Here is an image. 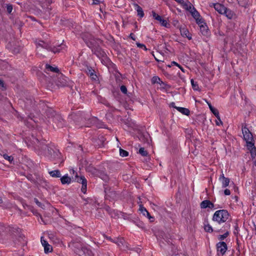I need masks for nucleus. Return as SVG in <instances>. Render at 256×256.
<instances>
[{
    "mask_svg": "<svg viewBox=\"0 0 256 256\" xmlns=\"http://www.w3.org/2000/svg\"><path fill=\"white\" fill-rule=\"evenodd\" d=\"M35 43L36 46V50L38 52L40 51L41 48H44L48 50L52 51L54 53H56L60 52L63 49H65L66 47L65 44H61L58 46V48H52L48 42L40 40H36Z\"/></svg>",
    "mask_w": 256,
    "mask_h": 256,
    "instance_id": "1",
    "label": "nucleus"
},
{
    "mask_svg": "<svg viewBox=\"0 0 256 256\" xmlns=\"http://www.w3.org/2000/svg\"><path fill=\"white\" fill-rule=\"evenodd\" d=\"M229 214L227 210H224L216 211L212 217V220L218 224L224 223L228 218Z\"/></svg>",
    "mask_w": 256,
    "mask_h": 256,
    "instance_id": "2",
    "label": "nucleus"
},
{
    "mask_svg": "<svg viewBox=\"0 0 256 256\" xmlns=\"http://www.w3.org/2000/svg\"><path fill=\"white\" fill-rule=\"evenodd\" d=\"M242 132L244 138L246 142L247 146L252 148L254 146V144L252 142L253 136L252 134L246 126L242 127Z\"/></svg>",
    "mask_w": 256,
    "mask_h": 256,
    "instance_id": "3",
    "label": "nucleus"
},
{
    "mask_svg": "<svg viewBox=\"0 0 256 256\" xmlns=\"http://www.w3.org/2000/svg\"><path fill=\"white\" fill-rule=\"evenodd\" d=\"M50 116H52V122L58 128H62L64 125V121L61 116L56 114L54 110H50Z\"/></svg>",
    "mask_w": 256,
    "mask_h": 256,
    "instance_id": "4",
    "label": "nucleus"
},
{
    "mask_svg": "<svg viewBox=\"0 0 256 256\" xmlns=\"http://www.w3.org/2000/svg\"><path fill=\"white\" fill-rule=\"evenodd\" d=\"M48 82L47 86L50 90L56 88V87H62L67 85L66 81H48Z\"/></svg>",
    "mask_w": 256,
    "mask_h": 256,
    "instance_id": "5",
    "label": "nucleus"
},
{
    "mask_svg": "<svg viewBox=\"0 0 256 256\" xmlns=\"http://www.w3.org/2000/svg\"><path fill=\"white\" fill-rule=\"evenodd\" d=\"M74 180L79 183L82 184V192L84 194H86V186H87V180L84 176H78L77 174H76L75 176Z\"/></svg>",
    "mask_w": 256,
    "mask_h": 256,
    "instance_id": "6",
    "label": "nucleus"
},
{
    "mask_svg": "<svg viewBox=\"0 0 256 256\" xmlns=\"http://www.w3.org/2000/svg\"><path fill=\"white\" fill-rule=\"evenodd\" d=\"M190 5V9H192L191 14L194 18L196 20V23L198 24H200L204 23L203 20L201 18L198 12L194 8H192V6L190 3L188 2Z\"/></svg>",
    "mask_w": 256,
    "mask_h": 256,
    "instance_id": "7",
    "label": "nucleus"
},
{
    "mask_svg": "<svg viewBox=\"0 0 256 256\" xmlns=\"http://www.w3.org/2000/svg\"><path fill=\"white\" fill-rule=\"evenodd\" d=\"M218 255L223 256L227 250V245L225 242H219L216 244Z\"/></svg>",
    "mask_w": 256,
    "mask_h": 256,
    "instance_id": "8",
    "label": "nucleus"
},
{
    "mask_svg": "<svg viewBox=\"0 0 256 256\" xmlns=\"http://www.w3.org/2000/svg\"><path fill=\"white\" fill-rule=\"evenodd\" d=\"M152 84H156L158 89L168 90L169 86L163 81H152Z\"/></svg>",
    "mask_w": 256,
    "mask_h": 256,
    "instance_id": "9",
    "label": "nucleus"
},
{
    "mask_svg": "<svg viewBox=\"0 0 256 256\" xmlns=\"http://www.w3.org/2000/svg\"><path fill=\"white\" fill-rule=\"evenodd\" d=\"M48 154L52 158H58L60 157V154L57 150H54L52 148H48Z\"/></svg>",
    "mask_w": 256,
    "mask_h": 256,
    "instance_id": "10",
    "label": "nucleus"
},
{
    "mask_svg": "<svg viewBox=\"0 0 256 256\" xmlns=\"http://www.w3.org/2000/svg\"><path fill=\"white\" fill-rule=\"evenodd\" d=\"M152 15L154 19L160 22L162 26L166 27V25L168 24L167 22L164 19L162 18L160 16H159L158 14H157L154 11L152 12Z\"/></svg>",
    "mask_w": 256,
    "mask_h": 256,
    "instance_id": "11",
    "label": "nucleus"
},
{
    "mask_svg": "<svg viewBox=\"0 0 256 256\" xmlns=\"http://www.w3.org/2000/svg\"><path fill=\"white\" fill-rule=\"evenodd\" d=\"M214 9L220 14H224L226 12V8L222 4L217 3L214 4Z\"/></svg>",
    "mask_w": 256,
    "mask_h": 256,
    "instance_id": "12",
    "label": "nucleus"
},
{
    "mask_svg": "<svg viewBox=\"0 0 256 256\" xmlns=\"http://www.w3.org/2000/svg\"><path fill=\"white\" fill-rule=\"evenodd\" d=\"M41 243L42 246L44 247V252L46 253L50 252L52 250V246L48 244L46 240H43L42 238H41Z\"/></svg>",
    "mask_w": 256,
    "mask_h": 256,
    "instance_id": "13",
    "label": "nucleus"
},
{
    "mask_svg": "<svg viewBox=\"0 0 256 256\" xmlns=\"http://www.w3.org/2000/svg\"><path fill=\"white\" fill-rule=\"evenodd\" d=\"M86 72L88 75L90 76L92 80H96L98 78L96 71L91 68H88Z\"/></svg>",
    "mask_w": 256,
    "mask_h": 256,
    "instance_id": "14",
    "label": "nucleus"
},
{
    "mask_svg": "<svg viewBox=\"0 0 256 256\" xmlns=\"http://www.w3.org/2000/svg\"><path fill=\"white\" fill-rule=\"evenodd\" d=\"M200 208H213L214 204L208 200H204L201 202Z\"/></svg>",
    "mask_w": 256,
    "mask_h": 256,
    "instance_id": "15",
    "label": "nucleus"
},
{
    "mask_svg": "<svg viewBox=\"0 0 256 256\" xmlns=\"http://www.w3.org/2000/svg\"><path fill=\"white\" fill-rule=\"evenodd\" d=\"M180 34L182 36L187 38L188 40L192 39V35L187 28L183 27L180 28Z\"/></svg>",
    "mask_w": 256,
    "mask_h": 256,
    "instance_id": "16",
    "label": "nucleus"
},
{
    "mask_svg": "<svg viewBox=\"0 0 256 256\" xmlns=\"http://www.w3.org/2000/svg\"><path fill=\"white\" fill-rule=\"evenodd\" d=\"M10 206V203L8 200H4L0 196V207L2 208H8Z\"/></svg>",
    "mask_w": 256,
    "mask_h": 256,
    "instance_id": "17",
    "label": "nucleus"
},
{
    "mask_svg": "<svg viewBox=\"0 0 256 256\" xmlns=\"http://www.w3.org/2000/svg\"><path fill=\"white\" fill-rule=\"evenodd\" d=\"M210 110V111L212 112V114L216 116V118L220 119V115L219 112L218 110L214 108L210 104V103L208 102H206Z\"/></svg>",
    "mask_w": 256,
    "mask_h": 256,
    "instance_id": "18",
    "label": "nucleus"
},
{
    "mask_svg": "<svg viewBox=\"0 0 256 256\" xmlns=\"http://www.w3.org/2000/svg\"><path fill=\"white\" fill-rule=\"evenodd\" d=\"M140 210L142 214L144 216H146L151 222H152L154 220V217L150 216V213L148 212L146 208H145L144 207L142 206L140 208Z\"/></svg>",
    "mask_w": 256,
    "mask_h": 256,
    "instance_id": "19",
    "label": "nucleus"
},
{
    "mask_svg": "<svg viewBox=\"0 0 256 256\" xmlns=\"http://www.w3.org/2000/svg\"><path fill=\"white\" fill-rule=\"evenodd\" d=\"M134 6L135 9L137 11L138 15L140 18H142L144 16V12H143L142 8L136 4H134Z\"/></svg>",
    "mask_w": 256,
    "mask_h": 256,
    "instance_id": "20",
    "label": "nucleus"
},
{
    "mask_svg": "<svg viewBox=\"0 0 256 256\" xmlns=\"http://www.w3.org/2000/svg\"><path fill=\"white\" fill-rule=\"evenodd\" d=\"M60 181L62 184H69L71 182V178L66 174L60 178Z\"/></svg>",
    "mask_w": 256,
    "mask_h": 256,
    "instance_id": "21",
    "label": "nucleus"
},
{
    "mask_svg": "<svg viewBox=\"0 0 256 256\" xmlns=\"http://www.w3.org/2000/svg\"><path fill=\"white\" fill-rule=\"evenodd\" d=\"M176 108L184 114L188 116L190 114V110L188 108L182 107H176Z\"/></svg>",
    "mask_w": 256,
    "mask_h": 256,
    "instance_id": "22",
    "label": "nucleus"
},
{
    "mask_svg": "<svg viewBox=\"0 0 256 256\" xmlns=\"http://www.w3.org/2000/svg\"><path fill=\"white\" fill-rule=\"evenodd\" d=\"M46 70L48 71H50L58 74L59 70L57 67H53L50 65L46 64Z\"/></svg>",
    "mask_w": 256,
    "mask_h": 256,
    "instance_id": "23",
    "label": "nucleus"
},
{
    "mask_svg": "<svg viewBox=\"0 0 256 256\" xmlns=\"http://www.w3.org/2000/svg\"><path fill=\"white\" fill-rule=\"evenodd\" d=\"M50 176L54 178H60V173L59 170H54L49 172Z\"/></svg>",
    "mask_w": 256,
    "mask_h": 256,
    "instance_id": "24",
    "label": "nucleus"
},
{
    "mask_svg": "<svg viewBox=\"0 0 256 256\" xmlns=\"http://www.w3.org/2000/svg\"><path fill=\"white\" fill-rule=\"evenodd\" d=\"M222 184V187L224 188L228 186L230 183V179L228 178H224L220 180Z\"/></svg>",
    "mask_w": 256,
    "mask_h": 256,
    "instance_id": "25",
    "label": "nucleus"
},
{
    "mask_svg": "<svg viewBox=\"0 0 256 256\" xmlns=\"http://www.w3.org/2000/svg\"><path fill=\"white\" fill-rule=\"evenodd\" d=\"M192 88L194 90L200 91V88L199 86L198 81H190Z\"/></svg>",
    "mask_w": 256,
    "mask_h": 256,
    "instance_id": "26",
    "label": "nucleus"
},
{
    "mask_svg": "<svg viewBox=\"0 0 256 256\" xmlns=\"http://www.w3.org/2000/svg\"><path fill=\"white\" fill-rule=\"evenodd\" d=\"M2 156L5 160L8 161L10 164H12L14 160V158L12 156H9L6 154H4Z\"/></svg>",
    "mask_w": 256,
    "mask_h": 256,
    "instance_id": "27",
    "label": "nucleus"
},
{
    "mask_svg": "<svg viewBox=\"0 0 256 256\" xmlns=\"http://www.w3.org/2000/svg\"><path fill=\"white\" fill-rule=\"evenodd\" d=\"M227 18L229 19H231L233 16V12L229 9L226 8V12L224 14Z\"/></svg>",
    "mask_w": 256,
    "mask_h": 256,
    "instance_id": "28",
    "label": "nucleus"
},
{
    "mask_svg": "<svg viewBox=\"0 0 256 256\" xmlns=\"http://www.w3.org/2000/svg\"><path fill=\"white\" fill-rule=\"evenodd\" d=\"M26 100L25 102L26 106L28 107V106H30L34 103V101L31 97H30L29 98H26Z\"/></svg>",
    "mask_w": 256,
    "mask_h": 256,
    "instance_id": "29",
    "label": "nucleus"
},
{
    "mask_svg": "<svg viewBox=\"0 0 256 256\" xmlns=\"http://www.w3.org/2000/svg\"><path fill=\"white\" fill-rule=\"evenodd\" d=\"M120 154L121 156L126 157V156H128V152L127 151L120 148Z\"/></svg>",
    "mask_w": 256,
    "mask_h": 256,
    "instance_id": "30",
    "label": "nucleus"
},
{
    "mask_svg": "<svg viewBox=\"0 0 256 256\" xmlns=\"http://www.w3.org/2000/svg\"><path fill=\"white\" fill-rule=\"evenodd\" d=\"M100 177L104 181H108L109 179L108 176L104 172H100Z\"/></svg>",
    "mask_w": 256,
    "mask_h": 256,
    "instance_id": "31",
    "label": "nucleus"
},
{
    "mask_svg": "<svg viewBox=\"0 0 256 256\" xmlns=\"http://www.w3.org/2000/svg\"><path fill=\"white\" fill-rule=\"evenodd\" d=\"M113 75L115 76V80H120L122 76L120 72L117 71H115L113 73Z\"/></svg>",
    "mask_w": 256,
    "mask_h": 256,
    "instance_id": "32",
    "label": "nucleus"
},
{
    "mask_svg": "<svg viewBox=\"0 0 256 256\" xmlns=\"http://www.w3.org/2000/svg\"><path fill=\"white\" fill-rule=\"evenodd\" d=\"M252 150L250 152L252 159H254L256 158V148L254 146L252 148Z\"/></svg>",
    "mask_w": 256,
    "mask_h": 256,
    "instance_id": "33",
    "label": "nucleus"
},
{
    "mask_svg": "<svg viewBox=\"0 0 256 256\" xmlns=\"http://www.w3.org/2000/svg\"><path fill=\"white\" fill-rule=\"evenodd\" d=\"M182 214L183 217L185 218H188V216L189 214V210L188 209L184 210L182 212Z\"/></svg>",
    "mask_w": 256,
    "mask_h": 256,
    "instance_id": "34",
    "label": "nucleus"
},
{
    "mask_svg": "<svg viewBox=\"0 0 256 256\" xmlns=\"http://www.w3.org/2000/svg\"><path fill=\"white\" fill-rule=\"evenodd\" d=\"M204 22L203 24H200V30H203L204 32H203V34H206V33L207 32H206V25H204Z\"/></svg>",
    "mask_w": 256,
    "mask_h": 256,
    "instance_id": "35",
    "label": "nucleus"
},
{
    "mask_svg": "<svg viewBox=\"0 0 256 256\" xmlns=\"http://www.w3.org/2000/svg\"><path fill=\"white\" fill-rule=\"evenodd\" d=\"M139 153L142 156H146L148 154L147 152L144 150V148H140Z\"/></svg>",
    "mask_w": 256,
    "mask_h": 256,
    "instance_id": "36",
    "label": "nucleus"
},
{
    "mask_svg": "<svg viewBox=\"0 0 256 256\" xmlns=\"http://www.w3.org/2000/svg\"><path fill=\"white\" fill-rule=\"evenodd\" d=\"M116 243L117 244L118 246L122 248V246H124V244L125 243L124 240V239H120L119 240H118Z\"/></svg>",
    "mask_w": 256,
    "mask_h": 256,
    "instance_id": "37",
    "label": "nucleus"
},
{
    "mask_svg": "<svg viewBox=\"0 0 256 256\" xmlns=\"http://www.w3.org/2000/svg\"><path fill=\"white\" fill-rule=\"evenodd\" d=\"M229 234V233L228 232L224 233V234L220 235L218 237V240H223L225 238H226Z\"/></svg>",
    "mask_w": 256,
    "mask_h": 256,
    "instance_id": "38",
    "label": "nucleus"
},
{
    "mask_svg": "<svg viewBox=\"0 0 256 256\" xmlns=\"http://www.w3.org/2000/svg\"><path fill=\"white\" fill-rule=\"evenodd\" d=\"M204 230L207 232H212L213 231L212 226L210 224L205 226Z\"/></svg>",
    "mask_w": 256,
    "mask_h": 256,
    "instance_id": "39",
    "label": "nucleus"
},
{
    "mask_svg": "<svg viewBox=\"0 0 256 256\" xmlns=\"http://www.w3.org/2000/svg\"><path fill=\"white\" fill-rule=\"evenodd\" d=\"M6 10L8 14H10L12 10V6L10 4H6Z\"/></svg>",
    "mask_w": 256,
    "mask_h": 256,
    "instance_id": "40",
    "label": "nucleus"
},
{
    "mask_svg": "<svg viewBox=\"0 0 256 256\" xmlns=\"http://www.w3.org/2000/svg\"><path fill=\"white\" fill-rule=\"evenodd\" d=\"M120 90L121 92L124 93V94H127V88L126 86L122 85L120 86Z\"/></svg>",
    "mask_w": 256,
    "mask_h": 256,
    "instance_id": "41",
    "label": "nucleus"
},
{
    "mask_svg": "<svg viewBox=\"0 0 256 256\" xmlns=\"http://www.w3.org/2000/svg\"><path fill=\"white\" fill-rule=\"evenodd\" d=\"M136 46L138 48H144L145 50H147L146 46L142 44L136 43Z\"/></svg>",
    "mask_w": 256,
    "mask_h": 256,
    "instance_id": "42",
    "label": "nucleus"
},
{
    "mask_svg": "<svg viewBox=\"0 0 256 256\" xmlns=\"http://www.w3.org/2000/svg\"><path fill=\"white\" fill-rule=\"evenodd\" d=\"M88 120L90 122L89 124H88V126H90V124H94V122L96 120V118H90L88 119Z\"/></svg>",
    "mask_w": 256,
    "mask_h": 256,
    "instance_id": "43",
    "label": "nucleus"
},
{
    "mask_svg": "<svg viewBox=\"0 0 256 256\" xmlns=\"http://www.w3.org/2000/svg\"><path fill=\"white\" fill-rule=\"evenodd\" d=\"M95 54L98 56H104V55H106L105 53L101 50H98L97 52H95Z\"/></svg>",
    "mask_w": 256,
    "mask_h": 256,
    "instance_id": "44",
    "label": "nucleus"
},
{
    "mask_svg": "<svg viewBox=\"0 0 256 256\" xmlns=\"http://www.w3.org/2000/svg\"><path fill=\"white\" fill-rule=\"evenodd\" d=\"M176 2H178V4L183 5V6H186L187 4L186 3L184 2V0H174Z\"/></svg>",
    "mask_w": 256,
    "mask_h": 256,
    "instance_id": "45",
    "label": "nucleus"
},
{
    "mask_svg": "<svg viewBox=\"0 0 256 256\" xmlns=\"http://www.w3.org/2000/svg\"><path fill=\"white\" fill-rule=\"evenodd\" d=\"M0 87L2 88V90H4L6 89L5 84L4 83V81H0Z\"/></svg>",
    "mask_w": 256,
    "mask_h": 256,
    "instance_id": "46",
    "label": "nucleus"
},
{
    "mask_svg": "<svg viewBox=\"0 0 256 256\" xmlns=\"http://www.w3.org/2000/svg\"><path fill=\"white\" fill-rule=\"evenodd\" d=\"M8 228H6L3 225L0 224V234L4 231V230H6Z\"/></svg>",
    "mask_w": 256,
    "mask_h": 256,
    "instance_id": "47",
    "label": "nucleus"
},
{
    "mask_svg": "<svg viewBox=\"0 0 256 256\" xmlns=\"http://www.w3.org/2000/svg\"><path fill=\"white\" fill-rule=\"evenodd\" d=\"M216 124L217 126H220V124H222V121L221 120H220V119H216Z\"/></svg>",
    "mask_w": 256,
    "mask_h": 256,
    "instance_id": "48",
    "label": "nucleus"
},
{
    "mask_svg": "<svg viewBox=\"0 0 256 256\" xmlns=\"http://www.w3.org/2000/svg\"><path fill=\"white\" fill-rule=\"evenodd\" d=\"M224 194L226 196H229L230 194V192L229 190L228 189H226L224 190Z\"/></svg>",
    "mask_w": 256,
    "mask_h": 256,
    "instance_id": "49",
    "label": "nucleus"
},
{
    "mask_svg": "<svg viewBox=\"0 0 256 256\" xmlns=\"http://www.w3.org/2000/svg\"><path fill=\"white\" fill-rule=\"evenodd\" d=\"M178 66V67H180V64H178L177 62H172V63H171V65L169 66H170H170Z\"/></svg>",
    "mask_w": 256,
    "mask_h": 256,
    "instance_id": "50",
    "label": "nucleus"
},
{
    "mask_svg": "<svg viewBox=\"0 0 256 256\" xmlns=\"http://www.w3.org/2000/svg\"><path fill=\"white\" fill-rule=\"evenodd\" d=\"M106 210L110 214H111L112 212V209H111L109 206H106Z\"/></svg>",
    "mask_w": 256,
    "mask_h": 256,
    "instance_id": "51",
    "label": "nucleus"
},
{
    "mask_svg": "<svg viewBox=\"0 0 256 256\" xmlns=\"http://www.w3.org/2000/svg\"><path fill=\"white\" fill-rule=\"evenodd\" d=\"M130 37L132 40H136V37H135V36H134L133 34L131 33V34H130Z\"/></svg>",
    "mask_w": 256,
    "mask_h": 256,
    "instance_id": "52",
    "label": "nucleus"
},
{
    "mask_svg": "<svg viewBox=\"0 0 256 256\" xmlns=\"http://www.w3.org/2000/svg\"><path fill=\"white\" fill-rule=\"evenodd\" d=\"M92 4H98L100 2L98 0H93Z\"/></svg>",
    "mask_w": 256,
    "mask_h": 256,
    "instance_id": "53",
    "label": "nucleus"
},
{
    "mask_svg": "<svg viewBox=\"0 0 256 256\" xmlns=\"http://www.w3.org/2000/svg\"><path fill=\"white\" fill-rule=\"evenodd\" d=\"M224 178H226L224 176V174L223 173H222V174L220 176V177L219 178V180H222Z\"/></svg>",
    "mask_w": 256,
    "mask_h": 256,
    "instance_id": "54",
    "label": "nucleus"
},
{
    "mask_svg": "<svg viewBox=\"0 0 256 256\" xmlns=\"http://www.w3.org/2000/svg\"><path fill=\"white\" fill-rule=\"evenodd\" d=\"M234 233L235 235H236L238 234V227H236V228L234 232Z\"/></svg>",
    "mask_w": 256,
    "mask_h": 256,
    "instance_id": "55",
    "label": "nucleus"
},
{
    "mask_svg": "<svg viewBox=\"0 0 256 256\" xmlns=\"http://www.w3.org/2000/svg\"><path fill=\"white\" fill-rule=\"evenodd\" d=\"M28 178L30 180V181H32V182H34V180L32 178V176L30 175V176H28Z\"/></svg>",
    "mask_w": 256,
    "mask_h": 256,
    "instance_id": "56",
    "label": "nucleus"
},
{
    "mask_svg": "<svg viewBox=\"0 0 256 256\" xmlns=\"http://www.w3.org/2000/svg\"><path fill=\"white\" fill-rule=\"evenodd\" d=\"M160 80V78L157 76H154L153 78V80Z\"/></svg>",
    "mask_w": 256,
    "mask_h": 256,
    "instance_id": "57",
    "label": "nucleus"
},
{
    "mask_svg": "<svg viewBox=\"0 0 256 256\" xmlns=\"http://www.w3.org/2000/svg\"><path fill=\"white\" fill-rule=\"evenodd\" d=\"M23 206L26 208V207L28 208H30V206L26 204H23Z\"/></svg>",
    "mask_w": 256,
    "mask_h": 256,
    "instance_id": "58",
    "label": "nucleus"
},
{
    "mask_svg": "<svg viewBox=\"0 0 256 256\" xmlns=\"http://www.w3.org/2000/svg\"><path fill=\"white\" fill-rule=\"evenodd\" d=\"M174 104H175L174 102H172L170 104V106H172L173 108H176V106H174Z\"/></svg>",
    "mask_w": 256,
    "mask_h": 256,
    "instance_id": "59",
    "label": "nucleus"
},
{
    "mask_svg": "<svg viewBox=\"0 0 256 256\" xmlns=\"http://www.w3.org/2000/svg\"><path fill=\"white\" fill-rule=\"evenodd\" d=\"M58 75L60 76L59 77L60 78H64L63 77H62L63 76L62 74H58Z\"/></svg>",
    "mask_w": 256,
    "mask_h": 256,
    "instance_id": "60",
    "label": "nucleus"
},
{
    "mask_svg": "<svg viewBox=\"0 0 256 256\" xmlns=\"http://www.w3.org/2000/svg\"><path fill=\"white\" fill-rule=\"evenodd\" d=\"M34 200H35V202H36L38 204H40V202H38V200L37 199H35Z\"/></svg>",
    "mask_w": 256,
    "mask_h": 256,
    "instance_id": "61",
    "label": "nucleus"
},
{
    "mask_svg": "<svg viewBox=\"0 0 256 256\" xmlns=\"http://www.w3.org/2000/svg\"><path fill=\"white\" fill-rule=\"evenodd\" d=\"M182 72H184V68L180 66V67H178Z\"/></svg>",
    "mask_w": 256,
    "mask_h": 256,
    "instance_id": "62",
    "label": "nucleus"
},
{
    "mask_svg": "<svg viewBox=\"0 0 256 256\" xmlns=\"http://www.w3.org/2000/svg\"><path fill=\"white\" fill-rule=\"evenodd\" d=\"M84 119L85 120H86V118L85 116H82V119Z\"/></svg>",
    "mask_w": 256,
    "mask_h": 256,
    "instance_id": "63",
    "label": "nucleus"
},
{
    "mask_svg": "<svg viewBox=\"0 0 256 256\" xmlns=\"http://www.w3.org/2000/svg\"><path fill=\"white\" fill-rule=\"evenodd\" d=\"M155 59H156V60H157V61H159V60H158L156 58H155Z\"/></svg>",
    "mask_w": 256,
    "mask_h": 256,
    "instance_id": "64",
    "label": "nucleus"
}]
</instances>
